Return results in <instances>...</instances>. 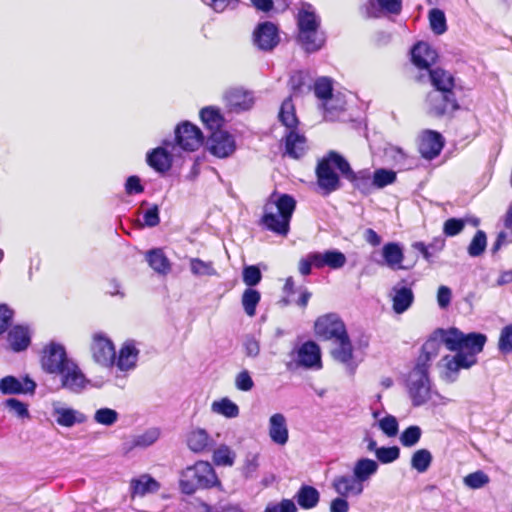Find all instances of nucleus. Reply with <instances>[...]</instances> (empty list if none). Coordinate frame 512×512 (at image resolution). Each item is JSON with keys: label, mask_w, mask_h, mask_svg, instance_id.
Masks as SVG:
<instances>
[{"label": "nucleus", "mask_w": 512, "mask_h": 512, "mask_svg": "<svg viewBox=\"0 0 512 512\" xmlns=\"http://www.w3.org/2000/svg\"><path fill=\"white\" fill-rule=\"evenodd\" d=\"M486 339L484 334H464L456 328L449 329L445 333L444 343L455 354L444 356L438 363L441 379L453 383L461 369H469L476 364V356L483 350Z\"/></svg>", "instance_id": "f257e3e1"}, {"label": "nucleus", "mask_w": 512, "mask_h": 512, "mask_svg": "<svg viewBox=\"0 0 512 512\" xmlns=\"http://www.w3.org/2000/svg\"><path fill=\"white\" fill-rule=\"evenodd\" d=\"M334 168H337L345 178L356 186H360L361 181L369 179L367 171L354 173L349 163L340 154L330 151L319 161L316 168L318 185L326 193H331L340 187V179Z\"/></svg>", "instance_id": "f03ea898"}, {"label": "nucleus", "mask_w": 512, "mask_h": 512, "mask_svg": "<svg viewBox=\"0 0 512 512\" xmlns=\"http://www.w3.org/2000/svg\"><path fill=\"white\" fill-rule=\"evenodd\" d=\"M296 201L287 194L273 193L264 205L263 225L279 235H287Z\"/></svg>", "instance_id": "7ed1b4c3"}, {"label": "nucleus", "mask_w": 512, "mask_h": 512, "mask_svg": "<svg viewBox=\"0 0 512 512\" xmlns=\"http://www.w3.org/2000/svg\"><path fill=\"white\" fill-rule=\"evenodd\" d=\"M298 37L301 47L308 53L316 52L325 43V33L321 30V19L315 9L303 3L297 14Z\"/></svg>", "instance_id": "20e7f679"}, {"label": "nucleus", "mask_w": 512, "mask_h": 512, "mask_svg": "<svg viewBox=\"0 0 512 512\" xmlns=\"http://www.w3.org/2000/svg\"><path fill=\"white\" fill-rule=\"evenodd\" d=\"M180 489L185 494H193L198 489L219 487L221 482L208 461L199 460L181 471Z\"/></svg>", "instance_id": "39448f33"}, {"label": "nucleus", "mask_w": 512, "mask_h": 512, "mask_svg": "<svg viewBox=\"0 0 512 512\" xmlns=\"http://www.w3.org/2000/svg\"><path fill=\"white\" fill-rule=\"evenodd\" d=\"M460 106L455 93L430 91L424 100V109L432 117H444L459 110Z\"/></svg>", "instance_id": "423d86ee"}, {"label": "nucleus", "mask_w": 512, "mask_h": 512, "mask_svg": "<svg viewBox=\"0 0 512 512\" xmlns=\"http://www.w3.org/2000/svg\"><path fill=\"white\" fill-rule=\"evenodd\" d=\"M292 361L289 369L303 368L307 370H319L322 368L321 350L317 343L307 341L291 353Z\"/></svg>", "instance_id": "0eeeda50"}, {"label": "nucleus", "mask_w": 512, "mask_h": 512, "mask_svg": "<svg viewBox=\"0 0 512 512\" xmlns=\"http://www.w3.org/2000/svg\"><path fill=\"white\" fill-rule=\"evenodd\" d=\"M407 388L414 406L425 404L432 394L428 371L414 368L409 374Z\"/></svg>", "instance_id": "6e6552de"}, {"label": "nucleus", "mask_w": 512, "mask_h": 512, "mask_svg": "<svg viewBox=\"0 0 512 512\" xmlns=\"http://www.w3.org/2000/svg\"><path fill=\"white\" fill-rule=\"evenodd\" d=\"M91 353L95 362L110 368L115 363V347L112 341L102 333H95L91 343Z\"/></svg>", "instance_id": "1a4fd4ad"}, {"label": "nucleus", "mask_w": 512, "mask_h": 512, "mask_svg": "<svg viewBox=\"0 0 512 512\" xmlns=\"http://www.w3.org/2000/svg\"><path fill=\"white\" fill-rule=\"evenodd\" d=\"M41 362L45 371L59 374L72 360L67 358L62 345L52 342L44 348Z\"/></svg>", "instance_id": "9d476101"}, {"label": "nucleus", "mask_w": 512, "mask_h": 512, "mask_svg": "<svg viewBox=\"0 0 512 512\" xmlns=\"http://www.w3.org/2000/svg\"><path fill=\"white\" fill-rule=\"evenodd\" d=\"M314 327L315 333L326 340L334 341L347 333L343 321L338 315L333 313L319 317Z\"/></svg>", "instance_id": "9b49d317"}, {"label": "nucleus", "mask_w": 512, "mask_h": 512, "mask_svg": "<svg viewBox=\"0 0 512 512\" xmlns=\"http://www.w3.org/2000/svg\"><path fill=\"white\" fill-rule=\"evenodd\" d=\"M207 145L209 151L219 158L230 156L236 149L234 137L222 129L210 134Z\"/></svg>", "instance_id": "f8f14e48"}, {"label": "nucleus", "mask_w": 512, "mask_h": 512, "mask_svg": "<svg viewBox=\"0 0 512 512\" xmlns=\"http://www.w3.org/2000/svg\"><path fill=\"white\" fill-rule=\"evenodd\" d=\"M447 331L439 330L434 332L423 344L415 368L428 371L430 363L434 360L441 349Z\"/></svg>", "instance_id": "ddd939ff"}, {"label": "nucleus", "mask_w": 512, "mask_h": 512, "mask_svg": "<svg viewBox=\"0 0 512 512\" xmlns=\"http://www.w3.org/2000/svg\"><path fill=\"white\" fill-rule=\"evenodd\" d=\"M175 134L177 144L186 151H195L203 143V136L199 128L188 122L179 125Z\"/></svg>", "instance_id": "4468645a"}, {"label": "nucleus", "mask_w": 512, "mask_h": 512, "mask_svg": "<svg viewBox=\"0 0 512 512\" xmlns=\"http://www.w3.org/2000/svg\"><path fill=\"white\" fill-rule=\"evenodd\" d=\"M333 344L334 346L331 350L333 359L345 365L351 373L354 372L357 363L354 361L353 346L348 333L334 340Z\"/></svg>", "instance_id": "2eb2a0df"}, {"label": "nucleus", "mask_w": 512, "mask_h": 512, "mask_svg": "<svg viewBox=\"0 0 512 512\" xmlns=\"http://www.w3.org/2000/svg\"><path fill=\"white\" fill-rule=\"evenodd\" d=\"M331 487L339 496L359 497L364 492L362 484L351 474L338 475L333 478Z\"/></svg>", "instance_id": "dca6fc26"}, {"label": "nucleus", "mask_w": 512, "mask_h": 512, "mask_svg": "<svg viewBox=\"0 0 512 512\" xmlns=\"http://www.w3.org/2000/svg\"><path fill=\"white\" fill-rule=\"evenodd\" d=\"M254 43L261 50H271L279 42L277 27L271 22H264L254 31Z\"/></svg>", "instance_id": "f3484780"}, {"label": "nucleus", "mask_w": 512, "mask_h": 512, "mask_svg": "<svg viewBox=\"0 0 512 512\" xmlns=\"http://www.w3.org/2000/svg\"><path fill=\"white\" fill-rule=\"evenodd\" d=\"M283 292L285 297L282 302L284 305L296 304L301 308H305L311 298V292L306 287L295 288L293 277H288L285 281Z\"/></svg>", "instance_id": "a211bd4d"}, {"label": "nucleus", "mask_w": 512, "mask_h": 512, "mask_svg": "<svg viewBox=\"0 0 512 512\" xmlns=\"http://www.w3.org/2000/svg\"><path fill=\"white\" fill-rule=\"evenodd\" d=\"M139 350L132 341L125 342L119 352L115 355L114 366L121 372H128L136 367L138 361Z\"/></svg>", "instance_id": "6ab92c4d"}, {"label": "nucleus", "mask_w": 512, "mask_h": 512, "mask_svg": "<svg viewBox=\"0 0 512 512\" xmlns=\"http://www.w3.org/2000/svg\"><path fill=\"white\" fill-rule=\"evenodd\" d=\"M62 376V386L74 392H80L86 387L87 380L78 366L72 361L59 373Z\"/></svg>", "instance_id": "aec40b11"}, {"label": "nucleus", "mask_w": 512, "mask_h": 512, "mask_svg": "<svg viewBox=\"0 0 512 512\" xmlns=\"http://www.w3.org/2000/svg\"><path fill=\"white\" fill-rule=\"evenodd\" d=\"M390 297L393 310L397 314H402L407 311L414 301L412 289L405 286L403 283H398L392 288Z\"/></svg>", "instance_id": "412c9836"}, {"label": "nucleus", "mask_w": 512, "mask_h": 512, "mask_svg": "<svg viewBox=\"0 0 512 512\" xmlns=\"http://www.w3.org/2000/svg\"><path fill=\"white\" fill-rule=\"evenodd\" d=\"M269 437L277 445L284 446L289 439L286 417L282 413H275L269 418Z\"/></svg>", "instance_id": "4be33fe9"}, {"label": "nucleus", "mask_w": 512, "mask_h": 512, "mask_svg": "<svg viewBox=\"0 0 512 512\" xmlns=\"http://www.w3.org/2000/svg\"><path fill=\"white\" fill-rule=\"evenodd\" d=\"M314 268L322 269L329 267L330 269H340L346 264V256L338 250H327L324 252H312Z\"/></svg>", "instance_id": "5701e85b"}, {"label": "nucleus", "mask_w": 512, "mask_h": 512, "mask_svg": "<svg viewBox=\"0 0 512 512\" xmlns=\"http://www.w3.org/2000/svg\"><path fill=\"white\" fill-rule=\"evenodd\" d=\"M52 406V415L60 426L72 427L86 421V416L75 409L64 407L59 402H54Z\"/></svg>", "instance_id": "b1692460"}, {"label": "nucleus", "mask_w": 512, "mask_h": 512, "mask_svg": "<svg viewBox=\"0 0 512 512\" xmlns=\"http://www.w3.org/2000/svg\"><path fill=\"white\" fill-rule=\"evenodd\" d=\"M443 147L442 137L434 131H425L420 138L419 152L426 159H433L441 152Z\"/></svg>", "instance_id": "393cba45"}, {"label": "nucleus", "mask_w": 512, "mask_h": 512, "mask_svg": "<svg viewBox=\"0 0 512 512\" xmlns=\"http://www.w3.org/2000/svg\"><path fill=\"white\" fill-rule=\"evenodd\" d=\"M379 469V464L377 461L362 457L357 459L352 468V475L356 478V480L362 484L365 489V484L370 481V479L377 473Z\"/></svg>", "instance_id": "a878e982"}, {"label": "nucleus", "mask_w": 512, "mask_h": 512, "mask_svg": "<svg viewBox=\"0 0 512 512\" xmlns=\"http://www.w3.org/2000/svg\"><path fill=\"white\" fill-rule=\"evenodd\" d=\"M225 101L231 110L250 109L254 103L252 94L242 88H232L225 94Z\"/></svg>", "instance_id": "bb28decb"}, {"label": "nucleus", "mask_w": 512, "mask_h": 512, "mask_svg": "<svg viewBox=\"0 0 512 512\" xmlns=\"http://www.w3.org/2000/svg\"><path fill=\"white\" fill-rule=\"evenodd\" d=\"M36 384L34 381L25 378L23 381L13 377L6 376L0 381V391L3 394H27L33 393Z\"/></svg>", "instance_id": "cd10ccee"}, {"label": "nucleus", "mask_w": 512, "mask_h": 512, "mask_svg": "<svg viewBox=\"0 0 512 512\" xmlns=\"http://www.w3.org/2000/svg\"><path fill=\"white\" fill-rule=\"evenodd\" d=\"M160 436V432L156 428H151L143 433L133 435L127 438L123 443V449L129 452L135 448H147L154 444Z\"/></svg>", "instance_id": "c85d7f7f"}, {"label": "nucleus", "mask_w": 512, "mask_h": 512, "mask_svg": "<svg viewBox=\"0 0 512 512\" xmlns=\"http://www.w3.org/2000/svg\"><path fill=\"white\" fill-rule=\"evenodd\" d=\"M412 62L419 69H429L435 63L437 53L427 43H418L412 49Z\"/></svg>", "instance_id": "c756f323"}, {"label": "nucleus", "mask_w": 512, "mask_h": 512, "mask_svg": "<svg viewBox=\"0 0 512 512\" xmlns=\"http://www.w3.org/2000/svg\"><path fill=\"white\" fill-rule=\"evenodd\" d=\"M188 448L194 453H202L207 451L213 441L208 432L203 428H195L187 434L186 438Z\"/></svg>", "instance_id": "7c9ffc66"}, {"label": "nucleus", "mask_w": 512, "mask_h": 512, "mask_svg": "<svg viewBox=\"0 0 512 512\" xmlns=\"http://www.w3.org/2000/svg\"><path fill=\"white\" fill-rule=\"evenodd\" d=\"M431 84L434 89L432 91H440L445 93H454L455 80L453 75L441 68L429 70Z\"/></svg>", "instance_id": "2f4dec72"}, {"label": "nucleus", "mask_w": 512, "mask_h": 512, "mask_svg": "<svg viewBox=\"0 0 512 512\" xmlns=\"http://www.w3.org/2000/svg\"><path fill=\"white\" fill-rule=\"evenodd\" d=\"M307 149L306 138L294 129H290L285 138V153L294 159L302 157Z\"/></svg>", "instance_id": "473e14b6"}, {"label": "nucleus", "mask_w": 512, "mask_h": 512, "mask_svg": "<svg viewBox=\"0 0 512 512\" xmlns=\"http://www.w3.org/2000/svg\"><path fill=\"white\" fill-rule=\"evenodd\" d=\"M132 496H144L159 490V483L147 474L132 479L130 483Z\"/></svg>", "instance_id": "72a5a7b5"}, {"label": "nucleus", "mask_w": 512, "mask_h": 512, "mask_svg": "<svg viewBox=\"0 0 512 512\" xmlns=\"http://www.w3.org/2000/svg\"><path fill=\"white\" fill-rule=\"evenodd\" d=\"M382 255L385 264L393 269H402L401 265L404 260V254L401 246L398 243H387L382 248Z\"/></svg>", "instance_id": "f704fd0d"}, {"label": "nucleus", "mask_w": 512, "mask_h": 512, "mask_svg": "<svg viewBox=\"0 0 512 512\" xmlns=\"http://www.w3.org/2000/svg\"><path fill=\"white\" fill-rule=\"evenodd\" d=\"M149 266L158 274L166 275L171 271V263L162 249H152L146 253Z\"/></svg>", "instance_id": "c9c22d12"}, {"label": "nucleus", "mask_w": 512, "mask_h": 512, "mask_svg": "<svg viewBox=\"0 0 512 512\" xmlns=\"http://www.w3.org/2000/svg\"><path fill=\"white\" fill-rule=\"evenodd\" d=\"M147 162L155 170L165 172L171 167L172 157L167 148L158 147L148 154Z\"/></svg>", "instance_id": "e433bc0d"}, {"label": "nucleus", "mask_w": 512, "mask_h": 512, "mask_svg": "<svg viewBox=\"0 0 512 512\" xmlns=\"http://www.w3.org/2000/svg\"><path fill=\"white\" fill-rule=\"evenodd\" d=\"M315 94L318 98L324 100L323 106L326 111L336 109L332 98V83L329 78L322 77L315 82Z\"/></svg>", "instance_id": "4c0bfd02"}, {"label": "nucleus", "mask_w": 512, "mask_h": 512, "mask_svg": "<svg viewBox=\"0 0 512 512\" xmlns=\"http://www.w3.org/2000/svg\"><path fill=\"white\" fill-rule=\"evenodd\" d=\"M8 342L14 351H21L30 344L28 329L23 326H15L8 333Z\"/></svg>", "instance_id": "58836bf2"}, {"label": "nucleus", "mask_w": 512, "mask_h": 512, "mask_svg": "<svg viewBox=\"0 0 512 512\" xmlns=\"http://www.w3.org/2000/svg\"><path fill=\"white\" fill-rule=\"evenodd\" d=\"M211 411L230 419L238 417L240 413L238 405L227 397L213 401Z\"/></svg>", "instance_id": "ea45409f"}, {"label": "nucleus", "mask_w": 512, "mask_h": 512, "mask_svg": "<svg viewBox=\"0 0 512 512\" xmlns=\"http://www.w3.org/2000/svg\"><path fill=\"white\" fill-rule=\"evenodd\" d=\"M320 499L318 490L312 486H302L296 494V500L303 509L314 508Z\"/></svg>", "instance_id": "a19ab883"}, {"label": "nucleus", "mask_w": 512, "mask_h": 512, "mask_svg": "<svg viewBox=\"0 0 512 512\" xmlns=\"http://www.w3.org/2000/svg\"><path fill=\"white\" fill-rule=\"evenodd\" d=\"M279 119L288 129L296 128L298 119L296 117L295 107L291 98H287L283 101L279 112Z\"/></svg>", "instance_id": "79ce46f5"}, {"label": "nucleus", "mask_w": 512, "mask_h": 512, "mask_svg": "<svg viewBox=\"0 0 512 512\" xmlns=\"http://www.w3.org/2000/svg\"><path fill=\"white\" fill-rule=\"evenodd\" d=\"M189 267L191 273L196 277L216 276L217 270L212 261H203L199 258H190Z\"/></svg>", "instance_id": "37998d69"}, {"label": "nucleus", "mask_w": 512, "mask_h": 512, "mask_svg": "<svg viewBox=\"0 0 512 512\" xmlns=\"http://www.w3.org/2000/svg\"><path fill=\"white\" fill-rule=\"evenodd\" d=\"M213 462L217 466L231 467L236 459V453L227 445L218 446L212 455Z\"/></svg>", "instance_id": "c03bdc74"}, {"label": "nucleus", "mask_w": 512, "mask_h": 512, "mask_svg": "<svg viewBox=\"0 0 512 512\" xmlns=\"http://www.w3.org/2000/svg\"><path fill=\"white\" fill-rule=\"evenodd\" d=\"M260 299V292L255 289L248 288L243 292L241 303L245 313L249 317H254L256 315V307L259 304Z\"/></svg>", "instance_id": "a18cd8bd"}, {"label": "nucleus", "mask_w": 512, "mask_h": 512, "mask_svg": "<svg viewBox=\"0 0 512 512\" xmlns=\"http://www.w3.org/2000/svg\"><path fill=\"white\" fill-rule=\"evenodd\" d=\"M200 116L202 122L211 131V133L216 130H221L223 118L218 110L207 107L201 110Z\"/></svg>", "instance_id": "49530a36"}, {"label": "nucleus", "mask_w": 512, "mask_h": 512, "mask_svg": "<svg viewBox=\"0 0 512 512\" xmlns=\"http://www.w3.org/2000/svg\"><path fill=\"white\" fill-rule=\"evenodd\" d=\"M432 463V454L427 449H419L415 451L411 457V466L419 473L428 470Z\"/></svg>", "instance_id": "de8ad7c7"}, {"label": "nucleus", "mask_w": 512, "mask_h": 512, "mask_svg": "<svg viewBox=\"0 0 512 512\" xmlns=\"http://www.w3.org/2000/svg\"><path fill=\"white\" fill-rule=\"evenodd\" d=\"M504 226L507 231H502L499 233L497 240L494 244V250H498L502 245L512 242V205L506 212L504 218Z\"/></svg>", "instance_id": "09e8293b"}, {"label": "nucleus", "mask_w": 512, "mask_h": 512, "mask_svg": "<svg viewBox=\"0 0 512 512\" xmlns=\"http://www.w3.org/2000/svg\"><path fill=\"white\" fill-rule=\"evenodd\" d=\"M429 22L432 31L441 35L447 30L446 17L442 10L434 8L429 12Z\"/></svg>", "instance_id": "8fccbe9b"}, {"label": "nucleus", "mask_w": 512, "mask_h": 512, "mask_svg": "<svg viewBox=\"0 0 512 512\" xmlns=\"http://www.w3.org/2000/svg\"><path fill=\"white\" fill-rule=\"evenodd\" d=\"M93 418L100 425L112 426L118 421L119 414L116 410L105 407L96 410Z\"/></svg>", "instance_id": "3c124183"}, {"label": "nucleus", "mask_w": 512, "mask_h": 512, "mask_svg": "<svg viewBox=\"0 0 512 512\" xmlns=\"http://www.w3.org/2000/svg\"><path fill=\"white\" fill-rule=\"evenodd\" d=\"M487 238L486 234L479 230L474 235L471 243L468 246V254L472 257L480 256L486 249Z\"/></svg>", "instance_id": "603ef678"}, {"label": "nucleus", "mask_w": 512, "mask_h": 512, "mask_svg": "<svg viewBox=\"0 0 512 512\" xmlns=\"http://www.w3.org/2000/svg\"><path fill=\"white\" fill-rule=\"evenodd\" d=\"M489 476L483 471H476L464 477V484L471 489H480L489 483Z\"/></svg>", "instance_id": "864d4df0"}, {"label": "nucleus", "mask_w": 512, "mask_h": 512, "mask_svg": "<svg viewBox=\"0 0 512 512\" xmlns=\"http://www.w3.org/2000/svg\"><path fill=\"white\" fill-rule=\"evenodd\" d=\"M375 456L379 462L388 464L396 461L399 458L400 450L397 446L379 447L376 450Z\"/></svg>", "instance_id": "5fc2aeb1"}, {"label": "nucleus", "mask_w": 512, "mask_h": 512, "mask_svg": "<svg viewBox=\"0 0 512 512\" xmlns=\"http://www.w3.org/2000/svg\"><path fill=\"white\" fill-rule=\"evenodd\" d=\"M395 180V172L386 169H378L374 172L372 183L377 188H383L389 184H392Z\"/></svg>", "instance_id": "6e6d98bb"}, {"label": "nucleus", "mask_w": 512, "mask_h": 512, "mask_svg": "<svg viewBox=\"0 0 512 512\" xmlns=\"http://www.w3.org/2000/svg\"><path fill=\"white\" fill-rule=\"evenodd\" d=\"M421 429L418 426H410L403 431L400 442L405 447H412L418 443L421 437Z\"/></svg>", "instance_id": "4d7b16f0"}, {"label": "nucleus", "mask_w": 512, "mask_h": 512, "mask_svg": "<svg viewBox=\"0 0 512 512\" xmlns=\"http://www.w3.org/2000/svg\"><path fill=\"white\" fill-rule=\"evenodd\" d=\"M498 349L504 354L512 352V324L505 326L499 336Z\"/></svg>", "instance_id": "13d9d810"}, {"label": "nucleus", "mask_w": 512, "mask_h": 512, "mask_svg": "<svg viewBox=\"0 0 512 512\" xmlns=\"http://www.w3.org/2000/svg\"><path fill=\"white\" fill-rule=\"evenodd\" d=\"M5 406L19 418H29L30 414L27 405L18 399L9 398L5 401Z\"/></svg>", "instance_id": "bf43d9fd"}, {"label": "nucleus", "mask_w": 512, "mask_h": 512, "mask_svg": "<svg viewBox=\"0 0 512 512\" xmlns=\"http://www.w3.org/2000/svg\"><path fill=\"white\" fill-rule=\"evenodd\" d=\"M262 275L260 269L257 266L251 265L246 266L243 269V282L249 286L253 287L257 285L261 281Z\"/></svg>", "instance_id": "052dcab7"}, {"label": "nucleus", "mask_w": 512, "mask_h": 512, "mask_svg": "<svg viewBox=\"0 0 512 512\" xmlns=\"http://www.w3.org/2000/svg\"><path fill=\"white\" fill-rule=\"evenodd\" d=\"M379 427L388 437H394L398 433V421L392 415H387L379 420Z\"/></svg>", "instance_id": "680f3d73"}, {"label": "nucleus", "mask_w": 512, "mask_h": 512, "mask_svg": "<svg viewBox=\"0 0 512 512\" xmlns=\"http://www.w3.org/2000/svg\"><path fill=\"white\" fill-rule=\"evenodd\" d=\"M264 512H297V507L291 499H282L278 503H269Z\"/></svg>", "instance_id": "e2e57ef3"}, {"label": "nucleus", "mask_w": 512, "mask_h": 512, "mask_svg": "<svg viewBox=\"0 0 512 512\" xmlns=\"http://www.w3.org/2000/svg\"><path fill=\"white\" fill-rule=\"evenodd\" d=\"M464 226L463 220L450 218L444 223V233L447 236H455L463 230Z\"/></svg>", "instance_id": "0e129e2a"}, {"label": "nucleus", "mask_w": 512, "mask_h": 512, "mask_svg": "<svg viewBox=\"0 0 512 512\" xmlns=\"http://www.w3.org/2000/svg\"><path fill=\"white\" fill-rule=\"evenodd\" d=\"M452 300V291L448 286L441 285L437 291V303L441 309L449 307Z\"/></svg>", "instance_id": "69168bd1"}, {"label": "nucleus", "mask_w": 512, "mask_h": 512, "mask_svg": "<svg viewBox=\"0 0 512 512\" xmlns=\"http://www.w3.org/2000/svg\"><path fill=\"white\" fill-rule=\"evenodd\" d=\"M235 385L241 391H250L254 386V382L249 372L244 370L236 376Z\"/></svg>", "instance_id": "338daca9"}, {"label": "nucleus", "mask_w": 512, "mask_h": 512, "mask_svg": "<svg viewBox=\"0 0 512 512\" xmlns=\"http://www.w3.org/2000/svg\"><path fill=\"white\" fill-rule=\"evenodd\" d=\"M259 468L258 455H250L246 458L243 465V474L246 478L254 477L255 473Z\"/></svg>", "instance_id": "774afa93"}]
</instances>
